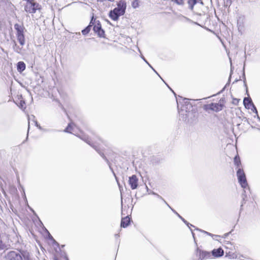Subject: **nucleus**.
I'll return each instance as SVG.
<instances>
[{"instance_id":"f257e3e1","label":"nucleus","mask_w":260,"mask_h":260,"mask_svg":"<svg viewBox=\"0 0 260 260\" xmlns=\"http://www.w3.org/2000/svg\"><path fill=\"white\" fill-rule=\"evenodd\" d=\"M237 177L239 184L243 188V192L242 193V201L241 205V209L243 204L247 201L248 196H250L251 192L250 187L247 181L246 175L242 168H239L237 170Z\"/></svg>"},{"instance_id":"a211bd4d","label":"nucleus","mask_w":260,"mask_h":260,"mask_svg":"<svg viewBox=\"0 0 260 260\" xmlns=\"http://www.w3.org/2000/svg\"><path fill=\"white\" fill-rule=\"evenodd\" d=\"M198 3L200 4L202 6L204 5L202 0H188L187 4L188 5V9L192 12H193L194 6Z\"/></svg>"},{"instance_id":"c85d7f7f","label":"nucleus","mask_w":260,"mask_h":260,"mask_svg":"<svg viewBox=\"0 0 260 260\" xmlns=\"http://www.w3.org/2000/svg\"><path fill=\"white\" fill-rule=\"evenodd\" d=\"M233 230H232L231 232H229V233H225L224 234L223 236L221 237L220 238H215V239H213V240H215L218 242H219V243H222V241H221V239L222 238H226L232 232V231H233Z\"/></svg>"},{"instance_id":"58836bf2","label":"nucleus","mask_w":260,"mask_h":260,"mask_svg":"<svg viewBox=\"0 0 260 260\" xmlns=\"http://www.w3.org/2000/svg\"><path fill=\"white\" fill-rule=\"evenodd\" d=\"M160 78L162 80V81L165 83V84L167 85V86L169 88V89L174 93V95L175 96L176 98H177V94L174 91V90L169 86V85L162 79V78L160 77Z\"/></svg>"},{"instance_id":"6e6d98bb","label":"nucleus","mask_w":260,"mask_h":260,"mask_svg":"<svg viewBox=\"0 0 260 260\" xmlns=\"http://www.w3.org/2000/svg\"><path fill=\"white\" fill-rule=\"evenodd\" d=\"M254 117H256V118L257 119V120H258V121L260 122V117L259 116H258V115H256V116H254Z\"/></svg>"},{"instance_id":"49530a36","label":"nucleus","mask_w":260,"mask_h":260,"mask_svg":"<svg viewBox=\"0 0 260 260\" xmlns=\"http://www.w3.org/2000/svg\"><path fill=\"white\" fill-rule=\"evenodd\" d=\"M110 167V170H111V171H112V173H113V175H114V177H115V179H116V181L118 182V181H117V177H116V174H115V172H114V171H113V169L112 168V167H111V166H110V167Z\"/></svg>"},{"instance_id":"bb28decb","label":"nucleus","mask_w":260,"mask_h":260,"mask_svg":"<svg viewBox=\"0 0 260 260\" xmlns=\"http://www.w3.org/2000/svg\"><path fill=\"white\" fill-rule=\"evenodd\" d=\"M75 125L74 123L72 122H70L68 123L67 126L66 128L63 131V132L67 133L72 134L71 132V130L73 129V126Z\"/></svg>"},{"instance_id":"cd10ccee","label":"nucleus","mask_w":260,"mask_h":260,"mask_svg":"<svg viewBox=\"0 0 260 260\" xmlns=\"http://www.w3.org/2000/svg\"><path fill=\"white\" fill-rule=\"evenodd\" d=\"M21 255L23 257L24 260H32L30 254L27 251H23Z\"/></svg>"},{"instance_id":"dca6fc26","label":"nucleus","mask_w":260,"mask_h":260,"mask_svg":"<svg viewBox=\"0 0 260 260\" xmlns=\"http://www.w3.org/2000/svg\"><path fill=\"white\" fill-rule=\"evenodd\" d=\"M94 22H95V18L94 17V16H92L91 18L89 24L82 30L81 32L83 35L86 36L89 33Z\"/></svg>"},{"instance_id":"3c124183","label":"nucleus","mask_w":260,"mask_h":260,"mask_svg":"<svg viewBox=\"0 0 260 260\" xmlns=\"http://www.w3.org/2000/svg\"><path fill=\"white\" fill-rule=\"evenodd\" d=\"M24 1L26 2V4H30L37 2L36 1H35V0H24Z\"/></svg>"},{"instance_id":"393cba45","label":"nucleus","mask_w":260,"mask_h":260,"mask_svg":"<svg viewBox=\"0 0 260 260\" xmlns=\"http://www.w3.org/2000/svg\"><path fill=\"white\" fill-rule=\"evenodd\" d=\"M20 101L18 103H15L21 109H25L26 108L25 101L23 100L22 95H20Z\"/></svg>"},{"instance_id":"a19ab883","label":"nucleus","mask_w":260,"mask_h":260,"mask_svg":"<svg viewBox=\"0 0 260 260\" xmlns=\"http://www.w3.org/2000/svg\"><path fill=\"white\" fill-rule=\"evenodd\" d=\"M240 100L237 98H233L232 103L235 105H237Z\"/></svg>"},{"instance_id":"37998d69","label":"nucleus","mask_w":260,"mask_h":260,"mask_svg":"<svg viewBox=\"0 0 260 260\" xmlns=\"http://www.w3.org/2000/svg\"><path fill=\"white\" fill-rule=\"evenodd\" d=\"M60 256H63L66 260H69L68 257H67V255L66 253L64 252H61Z\"/></svg>"},{"instance_id":"c03bdc74","label":"nucleus","mask_w":260,"mask_h":260,"mask_svg":"<svg viewBox=\"0 0 260 260\" xmlns=\"http://www.w3.org/2000/svg\"><path fill=\"white\" fill-rule=\"evenodd\" d=\"M58 103V105L63 110V111H66L64 108L63 107V105L61 104V103L59 102V101L58 100H55Z\"/></svg>"},{"instance_id":"052dcab7","label":"nucleus","mask_w":260,"mask_h":260,"mask_svg":"<svg viewBox=\"0 0 260 260\" xmlns=\"http://www.w3.org/2000/svg\"><path fill=\"white\" fill-rule=\"evenodd\" d=\"M23 193H24V198H25V199H26V196H25V192H24V190H23Z\"/></svg>"},{"instance_id":"20e7f679","label":"nucleus","mask_w":260,"mask_h":260,"mask_svg":"<svg viewBox=\"0 0 260 260\" xmlns=\"http://www.w3.org/2000/svg\"><path fill=\"white\" fill-rule=\"evenodd\" d=\"M244 70H245V66H244L243 69L242 77H243V79L244 85L246 88V93L248 96H249V94L248 93V87H247L246 82V77H245ZM253 103L252 99H251L250 97H245L244 98L243 105L246 109H249L250 108L251 106L252 105H253Z\"/></svg>"},{"instance_id":"a18cd8bd","label":"nucleus","mask_w":260,"mask_h":260,"mask_svg":"<svg viewBox=\"0 0 260 260\" xmlns=\"http://www.w3.org/2000/svg\"><path fill=\"white\" fill-rule=\"evenodd\" d=\"M118 185H119V189H120V193H121V208L122 209L123 201H122V192H121V186L120 185V184L118 183Z\"/></svg>"},{"instance_id":"c756f323","label":"nucleus","mask_w":260,"mask_h":260,"mask_svg":"<svg viewBox=\"0 0 260 260\" xmlns=\"http://www.w3.org/2000/svg\"><path fill=\"white\" fill-rule=\"evenodd\" d=\"M142 59L148 65V66L154 71L155 73H156L159 77L160 76L157 72V71L152 67V66L148 62V61L146 59V58L143 56H141Z\"/></svg>"},{"instance_id":"9d476101","label":"nucleus","mask_w":260,"mask_h":260,"mask_svg":"<svg viewBox=\"0 0 260 260\" xmlns=\"http://www.w3.org/2000/svg\"><path fill=\"white\" fill-rule=\"evenodd\" d=\"M139 179L136 175L129 177L128 183L132 190L136 189L138 187Z\"/></svg>"},{"instance_id":"aec40b11","label":"nucleus","mask_w":260,"mask_h":260,"mask_svg":"<svg viewBox=\"0 0 260 260\" xmlns=\"http://www.w3.org/2000/svg\"><path fill=\"white\" fill-rule=\"evenodd\" d=\"M131 221L132 219L128 215L123 217L121 220L120 226L123 228H127L130 224Z\"/></svg>"},{"instance_id":"7c9ffc66","label":"nucleus","mask_w":260,"mask_h":260,"mask_svg":"<svg viewBox=\"0 0 260 260\" xmlns=\"http://www.w3.org/2000/svg\"><path fill=\"white\" fill-rule=\"evenodd\" d=\"M92 148L100 155L102 158L105 156L104 153L102 152L100 149L96 145H94V146H92Z\"/></svg>"},{"instance_id":"4468645a","label":"nucleus","mask_w":260,"mask_h":260,"mask_svg":"<svg viewBox=\"0 0 260 260\" xmlns=\"http://www.w3.org/2000/svg\"><path fill=\"white\" fill-rule=\"evenodd\" d=\"M74 135L86 142L87 144H88L89 146L92 147V146H94V145L90 141L89 137L88 136L85 134L83 132L81 131L80 134H74Z\"/></svg>"},{"instance_id":"e2e57ef3","label":"nucleus","mask_w":260,"mask_h":260,"mask_svg":"<svg viewBox=\"0 0 260 260\" xmlns=\"http://www.w3.org/2000/svg\"><path fill=\"white\" fill-rule=\"evenodd\" d=\"M64 246V245H61V248H63Z\"/></svg>"},{"instance_id":"a878e982","label":"nucleus","mask_w":260,"mask_h":260,"mask_svg":"<svg viewBox=\"0 0 260 260\" xmlns=\"http://www.w3.org/2000/svg\"><path fill=\"white\" fill-rule=\"evenodd\" d=\"M234 165L237 167V170L239 168H240V167L241 165V162L240 156H239L238 154H237L234 157Z\"/></svg>"},{"instance_id":"de8ad7c7","label":"nucleus","mask_w":260,"mask_h":260,"mask_svg":"<svg viewBox=\"0 0 260 260\" xmlns=\"http://www.w3.org/2000/svg\"><path fill=\"white\" fill-rule=\"evenodd\" d=\"M225 98H222L220 99L219 103H218V104H223L224 105V103L225 102Z\"/></svg>"},{"instance_id":"f8f14e48","label":"nucleus","mask_w":260,"mask_h":260,"mask_svg":"<svg viewBox=\"0 0 260 260\" xmlns=\"http://www.w3.org/2000/svg\"><path fill=\"white\" fill-rule=\"evenodd\" d=\"M6 257L8 260H23L21 254L15 251L9 252Z\"/></svg>"},{"instance_id":"79ce46f5","label":"nucleus","mask_w":260,"mask_h":260,"mask_svg":"<svg viewBox=\"0 0 260 260\" xmlns=\"http://www.w3.org/2000/svg\"><path fill=\"white\" fill-rule=\"evenodd\" d=\"M57 246V247L56 248H55V252H56V256H58L59 255V252L57 250V248L59 249V251H61V248L59 246V244H57V245H56Z\"/></svg>"},{"instance_id":"864d4df0","label":"nucleus","mask_w":260,"mask_h":260,"mask_svg":"<svg viewBox=\"0 0 260 260\" xmlns=\"http://www.w3.org/2000/svg\"><path fill=\"white\" fill-rule=\"evenodd\" d=\"M242 120H244V122H247L248 124H250L248 119L246 117H244Z\"/></svg>"},{"instance_id":"c9c22d12","label":"nucleus","mask_w":260,"mask_h":260,"mask_svg":"<svg viewBox=\"0 0 260 260\" xmlns=\"http://www.w3.org/2000/svg\"><path fill=\"white\" fill-rule=\"evenodd\" d=\"M149 193H151L152 194H154V195H155L156 197H157L158 198L160 199L161 200H163V201L165 203V204L166 205H168V203L165 201V200L160 196H159L158 194L154 192V191H150V192H149Z\"/></svg>"},{"instance_id":"8fccbe9b","label":"nucleus","mask_w":260,"mask_h":260,"mask_svg":"<svg viewBox=\"0 0 260 260\" xmlns=\"http://www.w3.org/2000/svg\"><path fill=\"white\" fill-rule=\"evenodd\" d=\"M103 158L107 162V163L108 164V165L109 166H111V164H110L109 160H108V159L107 158V157L106 156H104Z\"/></svg>"},{"instance_id":"39448f33","label":"nucleus","mask_w":260,"mask_h":260,"mask_svg":"<svg viewBox=\"0 0 260 260\" xmlns=\"http://www.w3.org/2000/svg\"><path fill=\"white\" fill-rule=\"evenodd\" d=\"M92 29L99 38H105V31L103 29L102 24L99 20H96L95 18V22H93Z\"/></svg>"},{"instance_id":"b1692460","label":"nucleus","mask_w":260,"mask_h":260,"mask_svg":"<svg viewBox=\"0 0 260 260\" xmlns=\"http://www.w3.org/2000/svg\"><path fill=\"white\" fill-rule=\"evenodd\" d=\"M17 70L19 73H22L26 69V64L22 61H18L16 64Z\"/></svg>"},{"instance_id":"7ed1b4c3","label":"nucleus","mask_w":260,"mask_h":260,"mask_svg":"<svg viewBox=\"0 0 260 260\" xmlns=\"http://www.w3.org/2000/svg\"><path fill=\"white\" fill-rule=\"evenodd\" d=\"M14 29L16 30L17 39L21 46H23L25 43L24 29L25 27L23 25H20L18 23L14 24Z\"/></svg>"},{"instance_id":"f03ea898","label":"nucleus","mask_w":260,"mask_h":260,"mask_svg":"<svg viewBox=\"0 0 260 260\" xmlns=\"http://www.w3.org/2000/svg\"><path fill=\"white\" fill-rule=\"evenodd\" d=\"M198 114L197 109H195L184 113H181L180 116L183 121L189 124H192L197 120Z\"/></svg>"},{"instance_id":"9b49d317","label":"nucleus","mask_w":260,"mask_h":260,"mask_svg":"<svg viewBox=\"0 0 260 260\" xmlns=\"http://www.w3.org/2000/svg\"><path fill=\"white\" fill-rule=\"evenodd\" d=\"M197 255L199 256L200 260L211 258V253L210 252L203 251L197 248Z\"/></svg>"},{"instance_id":"603ef678","label":"nucleus","mask_w":260,"mask_h":260,"mask_svg":"<svg viewBox=\"0 0 260 260\" xmlns=\"http://www.w3.org/2000/svg\"><path fill=\"white\" fill-rule=\"evenodd\" d=\"M28 125L27 133H28V131H29V128H30V127H29V120H30V117H28ZM27 139H28V135L27 136V137H26V138L25 141H26V140H27Z\"/></svg>"},{"instance_id":"0eeeda50","label":"nucleus","mask_w":260,"mask_h":260,"mask_svg":"<svg viewBox=\"0 0 260 260\" xmlns=\"http://www.w3.org/2000/svg\"><path fill=\"white\" fill-rule=\"evenodd\" d=\"M24 11L28 13L35 14L37 10L40 11L42 6L38 2L26 4L24 6Z\"/></svg>"},{"instance_id":"72a5a7b5","label":"nucleus","mask_w":260,"mask_h":260,"mask_svg":"<svg viewBox=\"0 0 260 260\" xmlns=\"http://www.w3.org/2000/svg\"><path fill=\"white\" fill-rule=\"evenodd\" d=\"M227 254H228V256L230 257V258H238V255L236 253H231L230 251H229L228 253L226 252Z\"/></svg>"},{"instance_id":"f704fd0d","label":"nucleus","mask_w":260,"mask_h":260,"mask_svg":"<svg viewBox=\"0 0 260 260\" xmlns=\"http://www.w3.org/2000/svg\"><path fill=\"white\" fill-rule=\"evenodd\" d=\"M201 231L205 233L207 235L211 236L213 239H215V238H220V236H219V235H214V234H212L211 233H210L209 232L204 231Z\"/></svg>"},{"instance_id":"6ab92c4d","label":"nucleus","mask_w":260,"mask_h":260,"mask_svg":"<svg viewBox=\"0 0 260 260\" xmlns=\"http://www.w3.org/2000/svg\"><path fill=\"white\" fill-rule=\"evenodd\" d=\"M178 19L180 21L183 22H188L191 24H193L197 25H199L200 26H202L201 24H200L198 22L193 21V20H191L189 18L183 16L181 14L178 16Z\"/></svg>"},{"instance_id":"4be33fe9","label":"nucleus","mask_w":260,"mask_h":260,"mask_svg":"<svg viewBox=\"0 0 260 260\" xmlns=\"http://www.w3.org/2000/svg\"><path fill=\"white\" fill-rule=\"evenodd\" d=\"M230 62H231V71H230V77H229V79H228V81L226 83L225 86L223 87V88L222 89V90H220L219 92L217 93V94H219L222 93L225 90V89L226 88V87L229 86L230 84L231 76H232V74L233 73L234 67L232 66V60H231V59L230 58Z\"/></svg>"},{"instance_id":"680f3d73","label":"nucleus","mask_w":260,"mask_h":260,"mask_svg":"<svg viewBox=\"0 0 260 260\" xmlns=\"http://www.w3.org/2000/svg\"><path fill=\"white\" fill-rule=\"evenodd\" d=\"M107 22H108V23H109V24H111V23H110V22L109 20H107Z\"/></svg>"},{"instance_id":"4c0bfd02","label":"nucleus","mask_w":260,"mask_h":260,"mask_svg":"<svg viewBox=\"0 0 260 260\" xmlns=\"http://www.w3.org/2000/svg\"><path fill=\"white\" fill-rule=\"evenodd\" d=\"M178 5L183 6L184 5V0H172Z\"/></svg>"},{"instance_id":"ddd939ff","label":"nucleus","mask_w":260,"mask_h":260,"mask_svg":"<svg viewBox=\"0 0 260 260\" xmlns=\"http://www.w3.org/2000/svg\"><path fill=\"white\" fill-rule=\"evenodd\" d=\"M178 98L179 99H178L176 98V101L177 103V108L178 110H180V108L181 106H184L185 105L187 104H191V103L190 102V101L191 100L187 98H183L181 96H178Z\"/></svg>"},{"instance_id":"5fc2aeb1","label":"nucleus","mask_w":260,"mask_h":260,"mask_svg":"<svg viewBox=\"0 0 260 260\" xmlns=\"http://www.w3.org/2000/svg\"><path fill=\"white\" fill-rule=\"evenodd\" d=\"M232 4V1L231 0H226V4L228 5V4L231 5Z\"/></svg>"},{"instance_id":"423d86ee","label":"nucleus","mask_w":260,"mask_h":260,"mask_svg":"<svg viewBox=\"0 0 260 260\" xmlns=\"http://www.w3.org/2000/svg\"><path fill=\"white\" fill-rule=\"evenodd\" d=\"M224 106L223 104L211 103L210 104L204 105L203 108L206 111L211 110L216 112H218L221 111L223 109Z\"/></svg>"},{"instance_id":"13d9d810","label":"nucleus","mask_w":260,"mask_h":260,"mask_svg":"<svg viewBox=\"0 0 260 260\" xmlns=\"http://www.w3.org/2000/svg\"><path fill=\"white\" fill-rule=\"evenodd\" d=\"M224 242H226V241H225H225H224ZM226 244H232V243L230 241H227V243H226Z\"/></svg>"},{"instance_id":"4d7b16f0","label":"nucleus","mask_w":260,"mask_h":260,"mask_svg":"<svg viewBox=\"0 0 260 260\" xmlns=\"http://www.w3.org/2000/svg\"><path fill=\"white\" fill-rule=\"evenodd\" d=\"M240 80V78L239 79H236V80H235V81L233 82V84H234L235 83H236L237 82H238V81Z\"/></svg>"},{"instance_id":"0e129e2a","label":"nucleus","mask_w":260,"mask_h":260,"mask_svg":"<svg viewBox=\"0 0 260 260\" xmlns=\"http://www.w3.org/2000/svg\"><path fill=\"white\" fill-rule=\"evenodd\" d=\"M54 260H57L56 258H55Z\"/></svg>"},{"instance_id":"473e14b6","label":"nucleus","mask_w":260,"mask_h":260,"mask_svg":"<svg viewBox=\"0 0 260 260\" xmlns=\"http://www.w3.org/2000/svg\"><path fill=\"white\" fill-rule=\"evenodd\" d=\"M31 117H32L33 119V121L34 122L35 124V125L36 126H37L39 129H41L42 130L43 129V128L42 127V126H41L40 124L38 123V122L37 121V120L35 119V117L34 115H31Z\"/></svg>"},{"instance_id":"5701e85b","label":"nucleus","mask_w":260,"mask_h":260,"mask_svg":"<svg viewBox=\"0 0 260 260\" xmlns=\"http://www.w3.org/2000/svg\"><path fill=\"white\" fill-rule=\"evenodd\" d=\"M223 250L221 248L214 249L211 252V258L220 257L223 254Z\"/></svg>"},{"instance_id":"1a4fd4ad","label":"nucleus","mask_w":260,"mask_h":260,"mask_svg":"<svg viewBox=\"0 0 260 260\" xmlns=\"http://www.w3.org/2000/svg\"><path fill=\"white\" fill-rule=\"evenodd\" d=\"M171 209V210L176 214L177 215V216L190 229V230L191 232V234L192 235V236L193 237V239H194V242L196 244H197L196 243V239H195V237H194V233L192 231V230L190 228L191 226L193 227V228H195V226L193 225L192 224H190V223H189L187 220H186L183 217H182L179 214H178L174 209L172 208L169 205V204H168V205H167Z\"/></svg>"},{"instance_id":"e433bc0d","label":"nucleus","mask_w":260,"mask_h":260,"mask_svg":"<svg viewBox=\"0 0 260 260\" xmlns=\"http://www.w3.org/2000/svg\"><path fill=\"white\" fill-rule=\"evenodd\" d=\"M250 109H251V111H252L253 113H254L255 114H256V115H257V114H258V111H257V109H256V107H255V106L254 105V104H253V105H252L251 106V107H250Z\"/></svg>"},{"instance_id":"412c9836","label":"nucleus","mask_w":260,"mask_h":260,"mask_svg":"<svg viewBox=\"0 0 260 260\" xmlns=\"http://www.w3.org/2000/svg\"><path fill=\"white\" fill-rule=\"evenodd\" d=\"M116 9L120 10L121 12L125 13L126 9V3L124 0H120L117 4Z\"/></svg>"},{"instance_id":"2f4dec72","label":"nucleus","mask_w":260,"mask_h":260,"mask_svg":"<svg viewBox=\"0 0 260 260\" xmlns=\"http://www.w3.org/2000/svg\"><path fill=\"white\" fill-rule=\"evenodd\" d=\"M132 6L134 9L138 8L139 6V1L134 0L132 3Z\"/></svg>"},{"instance_id":"09e8293b","label":"nucleus","mask_w":260,"mask_h":260,"mask_svg":"<svg viewBox=\"0 0 260 260\" xmlns=\"http://www.w3.org/2000/svg\"><path fill=\"white\" fill-rule=\"evenodd\" d=\"M29 209L34 213V214L37 217V218L39 219V220L40 219L32 208H31V207H29Z\"/></svg>"},{"instance_id":"6e6552de","label":"nucleus","mask_w":260,"mask_h":260,"mask_svg":"<svg viewBox=\"0 0 260 260\" xmlns=\"http://www.w3.org/2000/svg\"><path fill=\"white\" fill-rule=\"evenodd\" d=\"M124 15V13L121 12L120 10L114 8L113 10H111L108 14L109 17L113 21H118L120 16Z\"/></svg>"},{"instance_id":"bf43d9fd","label":"nucleus","mask_w":260,"mask_h":260,"mask_svg":"<svg viewBox=\"0 0 260 260\" xmlns=\"http://www.w3.org/2000/svg\"><path fill=\"white\" fill-rule=\"evenodd\" d=\"M146 187L147 192H149V191H150V190H149V189L148 188V187L147 186H146Z\"/></svg>"},{"instance_id":"2eb2a0df","label":"nucleus","mask_w":260,"mask_h":260,"mask_svg":"<svg viewBox=\"0 0 260 260\" xmlns=\"http://www.w3.org/2000/svg\"><path fill=\"white\" fill-rule=\"evenodd\" d=\"M39 222L40 223L41 225H42L44 229V231L45 232V237L46 239L50 240L52 242L51 244H59L52 237L48 230L44 226L43 223L41 221L40 219H39Z\"/></svg>"},{"instance_id":"f3484780","label":"nucleus","mask_w":260,"mask_h":260,"mask_svg":"<svg viewBox=\"0 0 260 260\" xmlns=\"http://www.w3.org/2000/svg\"><path fill=\"white\" fill-rule=\"evenodd\" d=\"M196 109L195 107H193L192 104H187L184 106H181L180 110L178 111L180 114L183 113H186L189 111H192Z\"/></svg>"},{"instance_id":"ea45409f","label":"nucleus","mask_w":260,"mask_h":260,"mask_svg":"<svg viewBox=\"0 0 260 260\" xmlns=\"http://www.w3.org/2000/svg\"><path fill=\"white\" fill-rule=\"evenodd\" d=\"M15 46L16 47V48H14V51L18 53H19L20 52V51L21 50V48H20L19 46H17V44L15 43Z\"/></svg>"}]
</instances>
